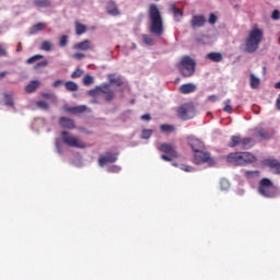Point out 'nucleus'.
I'll return each instance as SVG.
<instances>
[{
	"label": "nucleus",
	"mask_w": 280,
	"mask_h": 280,
	"mask_svg": "<svg viewBox=\"0 0 280 280\" xmlns=\"http://www.w3.org/2000/svg\"><path fill=\"white\" fill-rule=\"evenodd\" d=\"M148 14L150 20V33L156 37H161L164 34V25L158 5L154 3L150 4Z\"/></svg>",
	"instance_id": "1"
},
{
	"label": "nucleus",
	"mask_w": 280,
	"mask_h": 280,
	"mask_svg": "<svg viewBox=\"0 0 280 280\" xmlns=\"http://www.w3.org/2000/svg\"><path fill=\"white\" fill-rule=\"evenodd\" d=\"M262 39H264V31L258 28L257 26H254L249 31L248 36L245 38L244 52L246 54L256 52L259 49Z\"/></svg>",
	"instance_id": "2"
},
{
	"label": "nucleus",
	"mask_w": 280,
	"mask_h": 280,
	"mask_svg": "<svg viewBox=\"0 0 280 280\" xmlns=\"http://www.w3.org/2000/svg\"><path fill=\"white\" fill-rule=\"evenodd\" d=\"M256 160L257 158L250 152H232L226 155V162L234 166H245Z\"/></svg>",
	"instance_id": "3"
},
{
	"label": "nucleus",
	"mask_w": 280,
	"mask_h": 280,
	"mask_svg": "<svg viewBox=\"0 0 280 280\" xmlns=\"http://www.w3.org/2000/svg\"><path fill=\"white\" fill-rule=\"evenodd\" d=\"M177 69L184 78H190L196 72V61L190 56H184L177 63Z\"/></svg>",
	"instance_id": "4"
},
{
	"label": "nucleus",
	"mask_w": 280,
	"mask_h": 280,
	"mask_svg": "<svg viewBox=\"0 0 280 280\" xmlns=\"http://www.w3.org/2000/svg\"><path fill=\"white\" fill-rule=\"evenodd\" d=\"M98 93L105 95V101L107 103H110L116 98V94L114 90H112L110 83H103L102 85L94 88V90H89L88 95L95 97Z\"/></svg>",
	"instance_id": "5"
},
{
	"label": "nucleus",
	"mask_w": 280,
	"mask_h": 280,
	"mask_svg": "<svg viewBox=\"0 0 280 280\" xmlns=\"http://www.w3.org/2000/svg\"><path fill=\"white\" fill-rule=\"evenodd\" d=\"M196 107L191 103L183 104L177 108V116L182 120H190L196 117Z\"/></svg>",
	"instance_id": "6"
},
{
	"label": "nucleus",
	"mask_w": 280,
	"mask_h": 280,
	"mask_svg": "<svg viewBox=\"0 0 280 280\" xmlns=\"http://www.w3.org/2000/svg\"><path fill=\"white\" fill-rule=\"evenodd\" d=\"M61 139L70 148L84 149L86 147L77 136L70 135L67 131H61Z\"/></svg>",
	"instance_id": "7"
},
{
	"label": "nucleus",
	"mask_w": 280,
	"mask_h": 280,
	"mask_svg": "<svg viewBox=\"0 0 280 280\" xmlns=\"http://www.w3.org/2000/svg\"><path fill=\"white\" fill-rule=\"evenodd\" d=\"M241 145V149H250L254 145L252 138H241L240 136H231V140L228 143V147L235 148Z\"/></svg>",
	"instance_id": "8"
},
{
	"label": "nucleus",
	"mask_w": 280,
	"mask_h": 280,
	"mask_svg": "<svg viewBox=\"0 0 280 280\" xmlns=\"http://www.w3.org/2000/svg\"><path fill=\"white\" fill-rule=\"evenodd\" d=\"M118 156H119L118 152H110V151L105 152V154L100 155L98 165L104 167L107 164L115 163L117 162Z\"/></svg>",
	"instance_id": "9"
},
{
	"label": "nucleus",
	"mask_w": 280,
	"mask_h": 280,
	"mask_svg": "<svg viewBox=\"0 0 280 280\" xmlns=\"http://www.w3.org/2000/svg\"><path fill=\"white\" fill-rule=\"evenodd\" d=\"M194 160L197 164H203L208 163V165L213 164V159L211 158V154L205 150H201L200 153H194Z\"/></svg>",
	"instance_id": "10"
},
{
	"label": "nucleus",
	"mask_w": 280,
	"mask_h": 280,
	"mask_svg": "<svg viewBox=\"0 0 280 280\" xmlns=\"http://www.w3.org/2000/svg\"><path fill=\"white\" fill-rule=\"evenodd\" d=\"M72 49L77 51H92L94 50V45L90 39H83L73 44Z\"/></svg>",
	"instance_id": "11"
},
{
	"label": "nucleus",
	"mask_w": 280,
	"mask_h": 280,
	"mask_svg": "<svg viewBox=\"0 0 280 280\" xmlns=\"http://www.w3.org/2000/svg\"><path fill=\"white\" fill-rule=\"evenodd\" d=\"M188 144L194 151V154H200L201 150H206L205 143L201 142L199 139L196 138H189Z\"/></svg>",
	"instance_id": "12"
},
{
	"label": "nucleus",
	"mask_w": 280,
	"mask_h": 280,
	"mask_svg": "<svg viewBox=\"0 0 280 280\" xmlns=\"http://www.w3.org/2000/svg\"><path fill=\"white\" fill-rule=\"evenodd\" d=\"M207 23V19L205 15H194L190 22L191 28L197 30V28H202L205 27Z\"/></svg>",
	"instance_id": "13"
},
{
	"label": "nucleus",
	"mask_w": 280,
	"mask_h": 280,
	"mask_svg": "<svg viewBox=\"0 0 280 280\" xmlns=\"http://www.w3.org/2000/svg\"><path fill=\"white\" fill-rule=\"evenodd\" d=\"M159 150H161L162 152L168 154L172 158H178V153L175 150V147L168 143H163L160 145Z\"/></svg>",
	"instance_id": "14"
},
{
	"label": "nucleus",
	"mask_w": 280,
	"mask_h": 280,
	"mask_svg": "<svg viewBox=\"0 0 280 280\" xmlns=\"http://www.w3.org/2000/svg\"><path fill=\"white\" fill-rule=\"evenodd\" d=\"M264 163L273 170L275 174H280V162L277 159H267Z\"/></svg>",
	"instance_id": "15"
},
{
	"label": "nucleus",
	"mask_w": 280,
	"mask_h": 280,
	"mask_svg": "<svg viewBox=\"0 0 280 280\" xmlns=\"http://www.w3.org/2000/svg\"><path fill=\"white\" fill-rule=\"evenodd\" d=\"M171 12H173L174 19L177 23L182 22V19L184 16V11L182 9H178L176 4L172 3L170 5Z\"/></svg>",
	"instance_id": "16"
},
{
	"label": "nucleus",
	"mask_w": 280,
	"mask_h": 280,
	"mask_svg": "<svg viewBox=\"0 0 280 280\" xmlns=\"http://www.w3.org/2000/svg\"><path fill=\"white\" fill-rule=\"evenodd\" d=\"M197 90L196 85L194 83H184L179 88V92L184 95L195 93Z\"/></svg>",
	"instance_id": "17"
},
{
	"label": "nucleus",
	"mask_w": 280,
	"mask_h": 280,
	"mask_svg": "<svg viewBox=\"0 0 280 280\" xmlns=\"http://www.w3.org/2000/svg\"><path fill=\"white\" fill-rule=\"evenodd\" d=\"M59 125L65 129H75V122L72 119L61 117L59 119Z\"/></svg>",
	"instance_id": "18"
},
{
	"label": "nucleus",
	"mask_w": 280,
	"mask_h": 280,
	"mask_svg": "<svg viewBox=\"0 0 280 280\" xmlns=\"http://www.w3.org/2000/svg\"><path fill=\"white\" fill-rule=\"evenodd\" d=\"M106 11L112 16H119V14H120V10L118 9L117 4L113 1L108 2Z\"/></svg>",
	"instance_id": "19"
},
{
	"label": "nucleus",
	"mask_w": 280,
	"mask_h": 280,
	"mask_svg": "<svg viewBox=\"0 0 280 280\" xmlns=\"http://www.w3.org/2000/svg\"><path fill=\"white\" fill-rule=\"evenodd\" d=\"M206 58L212 62H221L223 60V56L221 52H217V51H212V52H208L206 55Z\"/></svg>",
	"instance_id": "20"
},
{
	"label": "nucleus",
	"mask_w": 280,
	"mask_h": 280,
	"mask_svg": "<svg viewBox=\"0 0 280 280\" xmlns=\"http://www.w3.org/2000/svg\"><path fill=\"white\" fill-rule=\"evenodd\" d=\"M4 105L15 109L14 96L10 92H3Z\"/></svg>",
	"instance_id": "21"
},
{
	"label": "nucleus",
	"mask_w": 280,
	"mask_h": 280,
	"mask_svg": "<svg viewBox=\"0 0 280 280\" xmlns=\"http://www.w3.org/2000/svg\"><path fill=\"white\" fill-rule=\"evenodd\" d=\"M255 137L264 140L271 138L270 133L264 128L255 129Z\"/></svg>",
	"instance_id": "22"
},
{
	"label": "nucleus",
	"mask_w": 280,
	"mask_h": 280,
	"mask_svg": "<svg viewBox=\"0 0 280 280\" xmlns=\"http://www.w3.org/2000/svg\"><path fill=\"white\" fill-rule=\"evenodd\" d=\"M46 28H47V24L39 22V23L35 24V25L32 27L31 34H32V35H36L37 33L43 32V31H45Z\"/></svg>",
	"instance_id": "23"
},
{
	"label": "nucleus",
	"mask_w": 280,
	"mask_h": 280,
	"mask_svg": "<svg viewBox=\"0 0 280 280\" xmlns=\"http://www.w3.org/2000/svg\"><path fill=\"white\" fill-rule=\"evenodd\" d=\"M39 85H40V82L38 80H33L31 83L26 85L25 91L27 93H34Z\"/></svg>",
	"instance_id": "24"
},
{
	"label": "nucleus",
	"mask_w": 280,
	"mask_h": 280,
	"mask_svg": "<svg viewBox=\"0 0 280 280\" xmlns=\"http://www.w3.org/2000/svg\"><path fill=\"white\" fill-rule=\"evenodd\" d=\"M108 81H109L110 84H114L116 86L124 85V81L121 80V78L116 77L115 74H108Z\"/></svg>",
	"instance_id": "25"
},
{
	"label": "nucleus",
	"mask_w": 280,
	"mask_h": 280,
	"mask_svg": "<svg viewBox=\"0 0 280 280\" xmlns=\"http://www.w3.org/2000/svg\"><path fill=\"white\" fill-rule=\"evenodd\" d=\"M249 79H250V88L254 90L258 89L260 85V79L257 78L254 73L249 74Z\"/></svg>",
	"instance_id": "26"
},
{
	"label": "nucleus",
	"mask_w": 280,
	"mask_h": 280,
	"mask_svg": "<svg viewBox=\"0 0 280 280\" xmlns=\"http://www.w3.org/2000/svg\"><path fill=\"white\" fill-rule=\"evenodd\" d=\"M65 88L67 91L75 92L79 90V85L74 81L65 82Z\"/></svg>",
	"instance_id": "27"
},
{
	"label": "nucleus",
	"mask_w": 280,
	"mask_h": 280,
	"mask_svg": "<svg viewBox=\"0 0 280 280\" xmlns=\"http://www.w3.org/2000/svg\"><path fill=\"white\" fill-rule=\"evenodd\" d=\"M36 8H50V0H34Z\"/></svg>",
	"instance_id": "28"
},
{
	"label": "nucleus",
	"mask_w": 280,
	"mask_h": 280,
	"mask_svg": "<svg viewBox=\"0 0 280 280\" xmlns=\"http://www.w3.org/2000/svg\"><path fill=\"white\" fill-rule=\"evenodd\" d=\"M86 33V26L84 24H81L79 22H75V34L78 36H81Z\"/></svg>",
	"instance_id": "29"
},
{
	"label": "nucleus",
	"mask_w": 280,
	"mask_h": 280,
	"mask_svg": "<svg viewBox=\"0 0 280 280\" xmlns=\"http://www.w3.org/2000/svg\"><path fill=\"white\" fill-rule=\"evenodd\" d=\"M39 49L49 52L52 50V43L50 40H44L42 42Z\"/></svg>",
	"instance_id": "30"
},
{
	"label": "nucleus",
	"mask_w": 280,
	"mask_h": 280,
	"mask_svg": "<svg viewBox=\"0 0 280 280\" xmlns=\"http://www.w3.org/2000/svg\"><path fill=\"white\" fill-rule=\"evenodd\" d=\"M88 107L84 105L81 106H77V107H71L68 110L72 114H82L84 112H86Z\"/></svg>",
	"instance_id": "31"
},
{
	"label": "nucleus",
	"mask_w": 280,
	"mask_h": 280,
	"mask_svg": "<svg viewBox=\"0 0 280 280\" xmlns=\"http://www.w3.org/2000/svg\"><path fill=\"white\" fill-rule=\"evenodd\" d=\"M142 42L148 46H154L155 45V40L153 39V37H151L150 35H147V34L142 35Z\"/></svg>",
	"instance_id": "32"
},
{
	"label": "nucleus",
	"mask_w": 280,
	"mask_h": 280,
	"mask_svg": "<svg viewBox=\"0 0 280 280\" xmlns=\"http://www.w3.org/2000/svg\"><path fill=\"white\" fill-rule=\"evenodd\" d=\"M44 58H45L44 55L37 54V55H34V56L30 57V58L27 59V63H28V65H33V63H35V62H37L38 60H42V59H44Z\"/></svg>",
	"instance_id": "33"
},
{
	"label": "nucleus",
	"mask_w": 280,
	"mask_h": 280,
	"mask_svg": "<svg viewBox=\"0 0 280 280\" xmlns=\"http://www.w3.org/2000/svg\"><path fill=\"white\" fill-rule=\"evenodd\" d=\"M161 131L164 132V133H171L173 131H175V127L172 126V125H162L160 127Z\"/></svg>",
	"instance_id": "34"
},
{
	"label": "nucleus",
	"mask_w": 280,
	"mask_h": 280,
	"mask_svg": "<svg viewBox=\"0 0 280 280\" xmlns=\"http://www.w3.org/2000/svg\"><path fill=\"white\" fill-rule=\"evenodd\" d=\"M93 83H94V77H93V75L86 74V75L83 78V84H84L85 86H89V85H91V84H93Z\"/></svg>",
	"instance_id": "35"
},
{
	"label": "nucleus",
	"mask_w": 280,
	"mask_h": 280,
	"mask_svg": "<svg viewBox=\"0 0 280 280\" xmlns=\"http://www.w3.org/2000/svg\"><path fill=\"white\" fill-rule=\"evenodd\" d=\"M223 104H224L223 112H225L228 114H232L233 113V108L231 106V100L228 98Z\"/></svg>",
	"instance_id": "36"
},
{
	"label": "nucleus",
	"mask_w": 280,
	"mask_h": 280,
	"mask_svg": "<svg viewBox=\"0 0 280 280\" xmlns=\"http://www.w3.org/2000/svg\"><path fill=\"white\" fill-rule=\"evenodd\" d=\"M84 71L81 68H77L72 73H71V79H79L83 75Z\"/></svg>",
	"instance_id": "37"
},
{
	"label": "nucleus",
	"mask_w": 280,
	"mask_h": 280,
	"mask_svg": "<svg viewBox=\"0 0 280 280\" xmlns=\"http://www.w3.org/2000/svg\"><path fill=\"white\" fill-rule=\"evenodd\" d=\"M68 46V35H62L59 38V47L60 48H66Z\"/></svg>",
	"instance_id": "38"
},
{
	"label": "nucleus",
	"mask_w": 280,
	"mask_h": 280,
	"mask_svg": "<svg viewBox=\"0 0 280 280\" xmlns=\"http://www.w3.org/2000/svg\"><path fill=\"white\" fill-rule=\"evenodd\" d=\"M48 66V60H42L39 62H37L35 66H34V69L35 70H39L42 68H46Z\"/></svg>",
	"instance_id": "39"
},
{
	"label": "nucleus",
	"mask_w": 280,
	"mask_h": 280,
	"mask_svg": "<svg viewBox=\"0 0 280 280\" xmlns=\"http://www.w3.org/2000/svg\"><path fill=\"white\" fill-rule=\"evenodd\" d=\"M208 23L210 25H215L218 23V18L214 13H210V18H208Z\"/></svg>",
	"instance_id": "40"
},
{
	"label": "nucleus",
	"mask_w": 280,
	"mask_h": 280,
	"mask_svg": "<svg viewBox=\"0 0 280 280\" xmlns=\"http://www.w3.org/2000/svg\"><path fill=\"white\" fill-rule=\"evenodd\" d=\"M36 105H37V107H39V109L47 110L49 108V105L44 101L37 102Z\"/></svg>",
	"instance_id": "41"
},
{
	"label": "nucleus",
	"mask_w": 280,
	"mask_h": 280,
	"mask_svg": "<svg viewBox=\"0 0 280 280\" xmlns=\"http://www.w3.org/2000/svg\"><path fill=\"white\" fill-rule=\"evenodd\" d=\"M152 130H150V129H144L143 131H142V133H141V138L142 139H149L151 136H152Z\"/></svg>",
	"instance_id": "42"
},
{
	"label": "nucleus",
	"mask_w": 280,
	"mask_h": 280,
	"mask_svg": "<svg viewBox=\"0 0 280 280\" xmlns=\"http://www.w3.org/2000/svg\"><path fill=\"white\" fill-rule=\"evenodd\" d=\"M85 57H86V55L83 54V52H74V54L72 55V58L75 59V60H82V59H84Z\"/></svg>",
	"instance_id": "43"
},
{
	"label": "nucleus",
	"mask_w": 280,
	"mask_h": 280,
	"mask_svg": "<svg viewBox=\"0 0 280 280\" xmlns=\"http://www.w3.org/2000/svg\"><path fill=\"white\" fill-rule=\"evenodd\" d=\"M271 19L273 21H279L280 20V11L279 10H273L271 13Z\"/></svg>",
	"instance_id": "44"
},
{
	"label": "nucleus",
	"mask_w": 280,
	"mask_h": 280,
	"mask_svg": "<svg viewBox=\"0 0 280 280\" xmlns=\"http://www.w3.org/2000/svg\"><path fill=\"white\" fill-rule=\"evenodd\" d=\"M62 84H63V81L60 80V79H57V80H55V81L52 82V86H54V88H59V86H61Z\"/></svg>",
	"instance_id": "45"
},
{
	"label": "nucleus",
	"mask_w": 280,
	"mask_h": 280,
	"mask_svg": "<svg viewBox=\"0 0 280 280\" xmlns=\"http://www.w3.org/2000/svg\"><path fill=\"white\" fill-rule=\"evenodd\" d=\"M182 170H183L184 172H194V168H192V166H190V165H183V166H182Z\"/></svg>",
	"instance_id": "46"
},
{
	"label": "nucleus",
	"mask_w": 280,
	"mask_h": 280,
	"mask_svg": "<svg viewBox=\"0 0 280 280\" xmlns=\"http://www.w3.org/2000/svg\"><path fill=\"white\" fill-rule=\"evenodd\" d=\"M110 172H113L114 174H118V172H121V167H119V166H112L110 167Z\"/></svg>",
	"instance_id": "47"
},
{
	"label": "nucleus",
	"mask_w": 280,
	"mask_h": 280,
	"mask_svg": "<svg viewBox=\"0 0 280 280\" xmlns=\"http://www.w3.org/2000/svg\"><path fill=\"white\" fill-rule=\"evenodd\" d=\"M0 57H7V50L0 44Z\"/></svg>",
	"instance_id": "48"
},
{
	"label": "nucleus",
	"mask_w": 280,
	"mask_h": 280,
	"mask_svg": "<svg viewBox=\"0 0 280 280\" xmlns=\"http://www.w3.org/2000/svg\"><path fill=\"white\" fill-rule=\"evenodd\" d=\"M161 159L166 161V162H171L173 160V158L171 155L168 156V155H165V154L161 155Z\"/></svg>",
	"instance_id": "49"
},
{
	"label": "nucleus",
	"mask_w": 280,
	"mask_h": 280,
	"mask_svg": "<svg viewBox=\"0 0 280 280\" xmlns=\"http://www.w3.org/2000/svg\"><path fill=\"white\" fill-rule=\"evenodd\" d=\"M246 176H250L252 174H254L255 176H258L259 172L258 171H246L245 172Z\"/></svg>",
	"instance_id": "50"
},
{
	"label": "nucleus",
	"mask_w": 280,
	"mask_h": 280,
	"mask_svg": "<svg viewBox=\"0 0 280 280\" xmlns=\"http://www.w3.org/2000/svg\"><path fill=\"white\" fill-rule=\"evenodd\" d=\"M276 108H277L278 110H280V94H279V96H278V98H277V101H276Z\"/></svg>",
	"instance_id": "51"
},
{
	"label": "nucleus",
	"mask_w": 280,
	"mask_h": 280,
	"mask_svg": "<svg viewBox=\"0 0 280 280\" xmlns=\"http://www.w3.org/2000/svg\"><path fill=\"white\" fill-rule=\"evenodd\" d=\"M141 119L149 121L151 119V117L149 114H145V115L141 116Z\"/></svg>",
	"instance_id": "52"
},
{
	"label": "nucleus",
	"mask_w": 280,
	"mask_h": 280,
	"mask_svg": "<svg viewBox=\"0 0 280 280\" xmlns=\"http://www.w3.org/2000/svg\"><path fill=\"white\" fill-rule=\"evenodd\" d=\"M7 74H9V71H1L0 72V80H2Z\"/></svg>",
	"instance_id": "53"
},
{
	"label": "nucleus",
	"mask_w": 280,
	"mask_h": 280,
	"mask_svg": "<svg viewBox=\"0 0 280 280\" xmlns=\"http://www.w3.org/2000/svg\"><path fill=\"white\" fill-rule=\"evenodd\" d=\"M208 98H209L210 101H212V102H215L218 97L214 96V95H212V96H208Z\"/></svg>",
	"instance_id": "54"
},
{
	"label": "nucleus",
	"mask_w": 280,
	"mask_h": 280,
	"mask_svg": "<svg viewBox=\"0 0 280 280\" xmlns=\"http://www.w3.org/2000/svg\"><path fill=\"white\" fill-rule=\"evenodd\" d=\"M275 89L280 90V81L275 83Z\"/></svg>",
	"instance_id": "55"
},
{
	"label": "nucleus",
	"mask_w": 280,
	"mask_h": 280,
	"mask_svg": "<svg viewBox=\"0 0 280 280\" xmlns=\"http://www.w3.org/2000/svg\"><path fill=\"white\" fill-rule=\"evenodd\" d=\"M56 148H57L58 153H62V151L60 150V145H59L58 142H56Z\"/></svg>",
	"instance_id": "56"
},
{
	"label": "nucleus",
	"mask_w": 280,
	"mask_h": 280,
	"mask_svg": "<svg viewBox=\"0 0 280 280\" xmlns=\"http://www.w3.org/2000/svg\"><path fill=\"white\" fill-rule=\"evenodd\" d=\"M22 49H23V48H22V43L20 42V43H19L18 52H21V51H22Z\"/></svg>",
	"instance_id": "57"
},
{
	"label": "nucleus",
	"mask_w": 280,
	"mask_h": 280,
	"mask_svg": "<svg viewBox=\"0 0 280 280\" xmlns=\"http://www.w3.org/2000/svg\"><path fill=\"white\" fill-rule=\"evenodd\" d=\"M42 96H44V98H49L51 96V94H42Z\"/></svg>",
	"instance_id": "58"
},
{
	"label": "nucleus",
	"mask_w": 280,
	"mask_h": 280,
	"mask_svg": "<svg viewBox=\"0 0 280 280\" xmlns=\"http://www.w3.org/2000/svg\"><path fill=\"white\" fill-rule=\"evenodd\" d=\"M262 72H264V74L267 73V67L266 66L262 67Z\"/></svg>",
	"instance_id": "59"
},
{
	"label": "nucleus",
	"mask_w": 280,
	"mask_h": 280,
	"mask_svg": "<svg viewBox=\"0 0 280 280\" xmlns=\"http://www.w3.org/2000/svg\"><path fill=\"white\" fill-rule=\"evenodd\" d=\"M92 103H93V104H98V102H97V101H92Z\"/></svg>",
	"instance_id": "60"
},
{
	"label": "nucleus",
	"mask_w": 280,
	"mask_h": 280,
	"mask_svg": "<svg viewBox=\"0 0 280 280\" xmlns=\"http://www.w3.org/2000/svg\"><path fill=\"white\" fill-rule=\"evenodd\" d=\"M279 60H280V54H279Z\"/></svg>",
	"instance_id": "61"
}]
</instances>
